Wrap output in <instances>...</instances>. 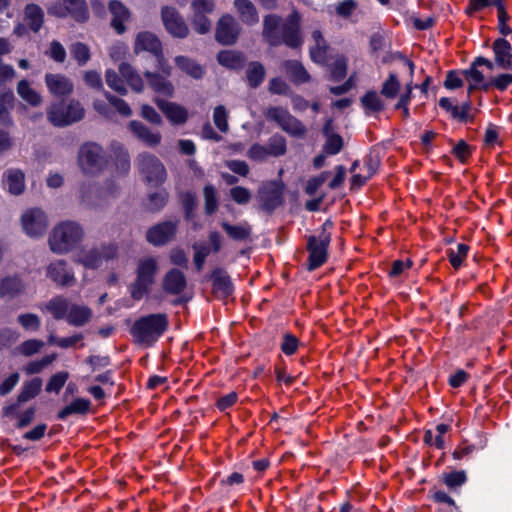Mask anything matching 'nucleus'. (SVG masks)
Here are the masks:
<instances>
[{
  "instance_id": "ddd939ff",
  "label": "nucleus",
  "mask_w": 512,
  "mask_h": 512,
  "mask_svg": "<svg viewBox=\"0 0 512 512\" xmlns=\"http://www.w3.org/2000/svg\"><path fill=\"white\" fill-rule=\"evenodd\" d=\"M21 224L29 237L40 238L48 228V219L40 208H30L22 214Z\"/></svg>"
},
{
  "instance_id": "1a4fd4ad",
  "label": "nucleus",
  "mask_w": 512,
  "mask_h": 512,
  "mask_svg": "<svg viewBox=\"0 0 512 512\" xmlns=\"http://www.w3.org/2000/svg\"><path fill=\"white\" fill-rule=\"evenodd\" d=\"M85 115L82 105L71 100L68 105H53L47 112L50 123L56 127H65L83 119Z\"/></svg>"
},
{
  "instance_id": "5fc2aeb1",
  "label": "nucleus",
  "mask_w": 512,
  "mask_h": 512,
  "mask_svg": "<svg viewBox=\"0 0 512 512\" xmlns=\"http://www.w3.org/2000/svg\"><path fill=\"white\" fill-rule=\"evenodd\" d=\"M78 262L82 264L87 269H98L102 263L103 259L100 254V250L98 248H92L86 252H84Z\"/></svg>"
},
{
  "instance_id": "13d9d810",
  "label": "nucleus",
  "mask_w": 512,
  "mask_h": 512,
  "mask_svg": "<svg viewBox=\"0 0 512 512\" xmlns=\"http://www.w3.org/2000/svg\"><path fill=\"white\" fill-rule=\"evenodd\" d=\"M348 70V64L347 59L345 56L340 55L338 56L333 64L331 65L330 69V78L334 82L342 81L346 75Z\"/></svg>"
},
{
  "instance_id": "6ab92c4d",
  "label": "nucleus",
  "mask_w": 512,
  "mask_h": 512,
  "mask_svg": "<svg viewBox=\"0 0 512 512\" xmlns=\"http://www.w3.org/2000/svg\"><path fill=\"white\" fill-rule=\"evenodd\" d=\"M491 49L493 52V57L496 60L497 69L503 71H511L512 70V45L511 43L504 37L496 38L492 45Z\"/></svg>"
},
{
  "instance_id": "f257e3e1",
  "label": "nucleus",
  "mask_w": 512,
  "mask_h": 512,
  "mask_svg": "<svg viewBox=\"0 0 512 512\" xmlns=\"http://www.w3.org/2000/svg\"><path fill=\"white\" fill-rule=\"evenodd\" d=\"M169 328L166 313H151L137 318L129 328L135 344L146 348L153 347Z\"/></svg>"
},
{
  "instance_id": "09e8293b",
  "label": "nucleus",
  "mask_w": 512,
  "mask_h": 512,
  "mask_svg": "<svg viewBox=\"0 0 512 512\" xmlns=\"http://www.w3.org/2000/svg\"><path fill=\"white\" fill-rule=\"evenodd\" d=\"M401 89V83L394 72H390L387 79L383 82L380 94L386 99H394L398 96Z\"/></svg>"
},
{
  "instance_id": "49530a36",
  "label": "nucleus",
  "mask_w": 512,
  "mask_h": 512,
  "mask_svg": "<svg viewBox=\"0 0 512 512\" xmlns=\"http://www.w3.org/2000/svg\"><path fill=\"white\" fill-rule=\"evenodd\" d=\"M158 271V263L154 257H146L138 263L136 274L141 275L154 284Z\"/></svg>"
},
{
  "instance_id": "9d476101",
  "label": "nucleus",
  "mask_w": 512,
  "mask_h": 512,
  "mask_svg": "<svg viewBox=\"0 0 512 512\" xmlns=\"http://www.w3.org/2000/svg\"><path fill=\"white\" fill-rule=\"evenodd\" d=\"M285 185L282 181L272 180L264 184L258 190L260 209L271 215L277 208L284 204Z\"/></svg>"
},
{
  "instance_id": "bf43d9fd",
  "label": "nucleus",
  "mask_w": 512,
  "mask_h": 512,
  "mask_svg": "<svg viewBox=\"0 0 512 512\" xmlns=\"http://www.w3.org/2000/svg\"><path fill=\"white\" fill-rule=\"evenodd\" d=\"M169 194L165 189L148 195V210L151 212H159L162 210L168 201Z\"/></svg>"
},
{
  "instance_id": "3c124183",
  "label": "nucleus",
  "mask_w": 512,
  "mask_h": 512,
  "mask_svg": "<svg viewBox=\"0 0 512 512\" xmlns=\"http://www.w3.org/2000/svg\"><path fill=\"white\" fill-rule=\"evenodd\" d=\"M366 113H378L384 110L385 106L375 90L367 91L360 99Z\"/></svg>"
},
{
  "instance_id": "f8f14e48",
  "label": "nucleus",
  "mask_w": 512,
  "mask_h": 512,
  "mask_svg": "<svg viewBox=\"0 0 512 512\" xmlns=\"http://www.w3.org/2000/svg\"><path fill=\"white\" fill-rule=\"evenodd\" d=\"M41 389L42 379L40 377H34L31 380L25 381L17 395L16 401L2 408V416L13 418L20 406L36 398L40 394Z\"/></svg>"
},
{
  "instance_id": "6e6552de",
  "label": "nucleus",
  "mask_w": 512,
  "mask_h": 512,
  "mask_svg": "<svg viewBox=\"0 0 512 512\" xmlns=\"http://www.w3.org/2000/svg\"><path fill=\"white\" fill-rule=\"evenodd\" d=\"M301 25L302 16L298 10L293 9L281 25V35L278 36L280 45L284 44L291 49H299L304 43Z\"/></svg>"
},
{
  "instance_id": "c9c22d12",
  "label": "nucleus",
  "mask_w": 512,
  "mask_h": 512,
  "mask_svg": "<svg viewBox=\"0 0 512 512\" xmlns=\"http://www.w3.org/2000/svg\"><path fill=\"white\" fill-rule=\"evenodd\" d=\"M174 61L176 66L181 71H183L193 79L199 80L203 78L205 70L203 66L196 62L194 59H191L187 56L179 55L175 57Z\"/></svg>"
},
{
  "instance_id": "72a5a7b5",
  "label": "nucleus",
  "mask_w": 512,
  "mask_h": 512,
  "mask_svg": "<svg viewBox=\"0 0 512 512\" xmlns=\"http://www.w3.org/2000/svg\"><path fill=\"white\" fill-rule=\"evenodd\" d=\"M119 73L123 80L130 86V88L136 92L141 93L144 90V82L142 77L136 71V69L127 62H122L119 65Z\"/></svg>"
},
{
  "instance_id": "c756f323",
  "label": "nucleus",
  "mask_w": 512,
  "mask_h": 512,
  "mask_svg": "<svg viewBox=\"0 0 512 512\" xmlns=\"http://www.w3.org/2000/svg\"><path fill=\"white\" fill-rule=\"evenodd\" d=\"M280 23L281 17L277 14H268L263 18L262 36L271 47L280 46L278 41Z\"/></svg>"
},
{
  "instance_id": "bb28decb",
  "label": "nucleus",
  "mask_w": 512,
  "mask_h": 512,
  "mask_svg": "<svg viewBox=\"0 0 512 512\" xmlns=\"http://www.w3.org/2000/svg\"><path fill=\"white\" fill-rule=\"evenodd\" d=\"M45 84L49 92L55 96H68L73 91V83L62 74L47 73Z\"/></svg>"
},
{
  "instance_id": "69168bd1",
  "label": "nucleus",
  "mask_w": 512,
  "mask_h": 512,
  "mask_svg": "<svg viewBox=\"0 0 512 512\" xmlns=\"http://www.w3.org/2000/svg\"><path fill=\"white\" fill-rule=\"evenodd\" d=\"M56 356L57 355L55 353H52L45 355L39 360L29 362L25 367V372L29 375L40 373L45 367L50 365L56 359Z\"/></svg>"
},
{
  "instance_id": "f704fd0d",
  "label": "nucleus",
  "mask_w": 512,
  "mask_h": 512,
  "mask_svg": "<svg viewBox=\"0 0 512 512\" xmlns=\"http://www.w3.org/2000/svg\"><path fill=\"white\" fill-rule=\"evenodd\" d=\"M24 289L23 281L17 275L5 276L0 280V298L17 297Z\"/></svg>"
},
{
  "instance_id": "473e14b6",
  "label": "nucleus",
  "mask_w": 512,
  "mask_h": 512,
  "mask_svg": "<svg viewBox=\"0 0 512 512\" xmlns=\"http://www.w3.org/2000/svg\"><path fill=\"white\" fill-rule=\"evenodd\" d=\"M23 14L29 29L38 33L44 24L43 9L38 4L28 3L24 7Z\"/></svg>"
},
{
  "instance_id": "393cba45",
  "label": "nucleus",
  "mask_w": 512,
  "mask_h": 512,
  "mask_svg": "<svg viewBox=\"0 0 512 512\" xmlns=\"http://www.w3.org/2000/svg\"><path fill=\"white\" fill-rule=\"evenodd\" d=\"M218 63L233 71H241L247 64L246 55L238 50H221L217 54Z\"/></svg>"
},
{
  "instance_id": "603ef678",
  "label": "nucleus",
  "mask_w": 512,
  "mask_h": 512,
  "mask_svg": "<svg viewBox=\"0 0 512 512\" xmlns=\"http://www.w3.org/2000/svg\"><path fill=\"white\" fill-rule=\"evenodd\" d=\"M469 249V245L465 243H458L457 250H454L452 248L447 250L446 254L448 260L454 269H459L462 266L464 260L467 257Z\"/></svg>"
},
{
  "instance_id": "a19ab883",
  "label": "nucleus",
  "mask_w": 512,
  "mask_h": 512,
  "mask_svg": "<svg viewBox=\"0 0 512 512\" xmlns=\"http://www.w3.org/2000/svg\"><path fill=\"white\" fill-rule=\"evenodd\" d=\"M234 5L238 10L241 19L248 25H253L258 22L259 16L256 7L250 0H235Z\"/></svg>"
},
{
  "instance_id": "052dcab7",
  "label": "nucleus",
  "mask_w": 512,
  "mask_h": 512,
  "mask_svg": "<svg viewBox=\"0 0 512 512\" xmlns=\"http://www.w3.org/2000/svg\"><path fill=\"white\" fill-rule=\"evenodd\" d=\"M69 378V373L67 371H59L53 374L45 386V391L47 393H56L58 394L61 389L64 387L66 381Z\"/></svg>"
},
{
  "instance_id": "0e129e2a",
  "label": "nucleus",
  "mask_w": 512,
  "mask_h": 512,
  "mask_svg": "<svg viewBox=\"0 0 512 512\" xmlns=\"http://www.w3.org/2000/svg\"><path fill=\"white\" fill-rule=\"evenodd\" d=\"M299 344L300 341L294 334L286 332L282 336L280 349L282 353H284L286 356H291L297 352Z\"/></svg>"
},
{
  "instance_id": "423d86ee",
  "label": "nucleus",
  "mask_w": 512,
  "mask_h": 512,
  "mask_svg": "<svg viewBox=\"0 0 512 512\" xmlns=\"http://www.w3.org/2000/svg\"><path fill=\"white\" fill-rule=\"evenodd\" d=\"M47 13L59 19L70 17L80 24L87 22L90 16L86 0H59L47 7Z\"/></svg>"
},
{
  "instance_id": "4be33fe9",
  "label": "nucleus",
  "mask_w": 512,
  "mask_h": 512,
  "mask_svg": "<svg viewBox=\"0 0 512 512\" xmlns=\"http://www.w3.org/2000/svg\"><path fill=\"white\" fill-rule=\"evenodd\" d=\"M187 287L185 274L178 268L168 270L162 279V289L170 295H179Z\"/></svg>"
},
{
  "instance_id": "8fccbe9b",
  "label": "nucleus",
  "mask_w": 512,
  "mask_h": 512,
  "mask_svg": "<svg viewBox=\"0 0 512 512\" xmlns=\"http://www.w3.org/2000/svg\"><path fill=\"white\" fill-rule=\"evenodd\" d=\"M270 156L280 157L286 154L287 152V141L286 138L279 134H273L267 141L265 145Z\"/></svg>"
},
{
  "instance_id": "680f3d73",
  "label": "nucleus",
  "mask_w": 512,
  "mask_h": 512,
  "mask_svg": "<svg viewBox=\"0 0 512 512\" xmlns=\"http://www.w3.org/2000/svg\"><path fill=\"white\" fill-rule=\"evenodd\" d=\"M105 80L107 85L115 92L119 93L120 95L127 94V89L124 85L123 78L121 75L119 76L115 70L107 69L105 72Z\"/></svg>"
},
{
  "instance_id": "f03ea898",
  "label": "nucleus",
  "mask_w": 512,
  "mask_h": 512,
  "mask_svg": "<svg viewBox=\"0 0 512 512\" xmlns=\"http://www.w3.org/2000/svg\"><path fill=\"white\" fill-rule=\"evenodd\" d=\"M333 227V221L328 218L318 229L317 235H309L307 237L306 250L308 257L306 260V269L308 271H314L327 262L332 240L331 230Z\"/></svg>"
},
{
  "instance_id": "f3484780",
  "label": "nucleus",
  "mask_w": 512,
  "mask_h": 512,
  "mask_svg": "<svg viewBox=\"0 0 512 512\" xmlns=\"http://www.w3.org/2000/svg\"><path fill=\"white\" fill-rule=\"evenodd\" d=\"M177 228V222L170 220L159 222L146 231V241L155 247L164 246L175 238Z\"/></svg>"
},
{
  "instance_id": "9b49d317",
  "label": "nucleus",
  "mask_w": 512,
  "mask_h": 512,
  "mask_svg": "<svg viewBox=\"0 0 512 512\" xmlns=\"http://www.w3.org/2000/svg\"><path fill=\"white\" fill-rule=\"evenodd\" d=\"M215 6L214 0H192L191 24L198 34L204 35L210 32L212 22L208 16L214 12Z\"/></svg>"
},
{
  "instance_id": "0eeeda50",
  "label": "nucleus",
  "mask_w": 512,
  "mask_h": 512,
  "mask_svg": "<svg viewBox=\"0 0 512 512\" xmlns=\"http://www.w3.org/2000/svg\"><path fill=\"white\" fill-rule=\"evenodd\" d=\"M137 163L139 171L147 184L158 187L165 182L166 169L155 155L148 152L140 153L137 157Z\"/></svg>"
},
{
  "instance_id": "20e7f679",
  "label": "nucleus",
  "mask_w": 512,
  "mask_h": 512,
  "mask_svg": "<svg viewBox=\"0 0 512 512\" xmlns=\"http://www.w3.org/2000/svg\"><path fill=\"white\" fill-rule=\"evenodd\" d=\"M264 115L268 121L275 122L278 127L289 136L303 139L307 135V128L303 122L293 116L287 108L271 106L266 109Z\"/></svg>"
},
{
  "instance_id": "e433bc0d",
  "label": "nucleus",
  "mask_w": 512,
  "mask_h": 512,
  "mask_svg": "<svg viewBox=\"0 0 512 512\" xmlns=\"http://www.w3.org/2000/svg\"><path fill=\"white\" fill-rule=\"evenodd\" d=\"M178 200L183 210L184 220L192 221L196 216V209L198 207V199L192 191H181L178 193Z\"/></svg>"
},
{
  "instance_id": "a211bd4d",
  "label": "nucleus",
  "mask_w": 512,
  "mask_h": 512,
  "mask_svg": "<svg viewBox=\"0 0 512 512\" xmlns=\"http://www.w3.org/2000/svg\"><path fill=\"white\" fill-rule=\"evenodd\" d=\"M440 108L450 114L451 119L459 123H473L475 118L470 114L472 102L469 97L460 106L454 105L448 97H441L438 101Z\"/></svg>"
},
{
  "instance_id": "2eb2a0df",
  "label": "nucleus",
  "mask_w": 512,
  "mask_h": 512,
  "mask_svg": "<svg viewBox=\"0 0 512 512\" xmlns=\"http://www.w3.org/2000/svg\"><path fill=\"white\" fill-rule=\"evenodd\" d=\"M161 18L166 31L173 37L184 39L189 35V27L175 7L163 6Z\"/></svg>"
},
{
  "instance_id": "79ce46f5",
  "label": "nucleus",
  "mask_w": 512,
  "mask_h": 512,
  "mask_svg": "<svg viewBox=\"0 0 512 512\" xmlns=\"http://www.w3.org/2000/svg\"><path fill=\"white\" fill-rule=\"evenodd\" d=\"M17 93L22 100L32 107H37L42 102L40 94L31 88L29 81L26 79H22L18 82Z\"/></svg>"
},
{
  "instance_id": "4468645a",
  "label": "nucleus",
  "mask_w": 512,
  "mask_h": 512,
  "mask_svg": "<svg viewBox=\"0 0 512 512\" xmlns=\"http://www.w3.org/2000/svg\"><path fill=\"white\" fill-rule=\"evenodd\" d=\"M241 27L238 21L230 14L222 15L215 30V40L223 46H232L238 41Z\"/></svg>"
},
{
  "instance_id": "7ed1b4c3",
  "label": "nucleus",
  "mask_w": 512,
  "mask_h": 512,
  "mask_svg": "<svg viewBox=\"0 0 512 512\" xmlns=\"http://www.w3.org/2000/svg\"><path fill=\"white\" fill-rule=\"evenodd\" d=\"M83 229L73 221H64L54 227L48 242L51 251L65 254L74 249L82 240Z\"/></svg>"
},
{
  "instance_id": "5701e85b",
  "label": "nucleus",
  "mask_w": 512,
  "mask_h": 512,
  "mask_svg": "<svg viewBox=\"0 0 512 512\" xmlns=\"http://www.w3.org/2000/svg\"><path fill=\"white\" fill-rule=\"evenodd\" d=\"M155 103L172 124L181 125L187 121L188 111L183 106L162 99H156Z\"/></svg>"
},
{
  "instance_id": "aec40b11",
  "label": "nucleus",
  "mask_w": 512,
  "mask_h": 512,
  "mask_svg": "<svg viewBox=\"0 0 512 512\" xmlns=\"http://www.w3.org/2000/svg\"><path fill=\"white\" fill-rule=\"evenodd\" d=\"M47 277L61 287L72 286L76 281L73 271L67 268L64 260L50 263L47 267Z\"/></svg>"
},
{
  "instance_id": "e2e57ef3",
  "label": "nucleus",
  "mask_w": 512,
  "mask_h": 512,
  "mask_svg": "<svg viewBox=\"0 0 512 512\" xmlns=\"http://www.w3.org/2000/svg\"><path fill=\"white\" fill-rule=\"evenodd\" d=\"M70 52L79 66H84L89 61L91 56L88 45L83 42L74 43L71 46Z\"/></svg>"
},
{
  "instance_id": "de8ad7c7",
  "label": "nucleus",
  "mask_w": 512,
  "mask_h": 512,
  "mask_svg": "<svg viewBox=\"0 0 512 512\" xmlns=\"http://www.w3.org/2000/svg\"><path fill=\"white\" fill-rule=\"evenodd\" d=\"M203 196L205 214L207 216H212L216 213L219 207L218 196L214 185L206 184L203 188Z\"/></svg>"
},
{
  "instance_id": "6e6d98bb",
  "label": "nucleus",
  "mask_w": 512,
  "mask_h": 512,
  "mask_svg": "<svg viewBox=\"0 0 512 512\" xmlns=\"http://www.w3.org/2000/svg\"><path fill=\"white\" fill-rule=\"evenodd\" d=\"M464 71L465 69H453L446 72V77L443 86L447 90H456L464 86Z\"/></svg>"
},
{
  "instance_id": "37998d69",
  "label": "nucleus",
  "mask_w": 512,
  "mask_h": 512,
  "mask_svg": "<svg viewBox=\"0 0 512 512\" xmlns=\"http://www.w3.org/2000/svg\"><path fill=\"white\" fill-rule=\"evenodd\" d=\"M481 66H485L489 70H494L497 68L496 60L493 58V60L488 59L484 56H477L475 57L472 62L470 63L468 67L467 74L473 78L475 81H482L483 80V72L480 71L478 68Z\"/></svg>"
},
{
  "instance_id": "39448f33",
  "label": "nucleus",
  "mask_w": 512,
  "mask_h": 512,
  "mask_svg": "<svg viewBox=\"0 0 512 512\" xmlns=\"http://www.w3.org/2000/svg\"><path fill=\"white\" fill-rule=\"evenodd\" d=\"M108 163L103 147L95 142L81 145L78 164L85 175H97L104 170Z\"/></svg>"
},
{
  "instance_id": "4c0bfd02",
  "label": "nucleus",
  "mask_w": 512,
  "mask_h": 512,
  "mask_svg": "<svg viewBox=\"0 0 512 512\" xmlns=\"http://www.w3.org/2000/svg\"><path fill=\"white\" fill-rule=\"evenodd\" d=\"M92 317V310L85 305L73 304L66 316L67 322L75 327H81L88 323Z\"/></svg>"
},
{
  "instance_id": "ea45409f",
  "label": "nucleus",
  "mask_w": 512,
  "mask_h": 512,
  "mask_svg": "<svg viewBox=\"0 0 512 512\" xmlns=\"http://www.w3.org/2000/svg\"><path fill=\"white\" fill-rule=\"evenodd\" d=\"M221 227L228 237L234 241H246L251 236V226L245 222L243 225H232L226 221L221 223Z\"/></svg>"
},
{
  "instance_id": "864d4df0",
  "label": "nucleus",
  "mask_w": 512,
  "mask_h": 512,
  "mask_svg": "<svg viewBox=\"0 0 512 512\" xmlns=\"http://www.w3.org/2000/svg\"><path fill=\"white\" fill-rule=\"evenodd\" d=\"M46 308L56 320H61L68 314V301L61 296H57L47 303Z\"/></svg>"
},
{
  "instance_id": "a18cd8bd",
  "label": "nucleus",
  "mask_w": 512,
  "mask_h": 512,
  "mask_svg": "<svg viewBox=\"0 0 512 512\" xmlns=\"http://www.w3.org/2000/svg\"><path fill=\"white\" fill-rule=\"evenodd\" d=\"M441 481L449 490L455 491L468 481V477L464 470H453L451 472H444L441 476Z\"/></svg>"
},
{
  "instance_id": "a878e982",
  "label": "nucleus",
  "mask_w": 512,
  "mask_h": 512,
  "mask_svg": "<svg viewBox=\"0 0 512 512\" xmlns=\"http://www.w3.org/2000/svg\"><path fill=\"white\" fill-rule=\"evenodd\" d=\"M91 406L92 403L88 398H74L69 404L65 405L57 412L56 419L65 421L72 415H87L91 411Z\"/></svg>"
},
{
  "instance_id": "c85d7f7f",
  "label": "nucleus",
  "mask_w": 512,
  "mask_h": 512,
  "mask_svg": "<svg viewBox=\"0 0 512 512\" xmlns=\"http://www.w3.org/2000/svg\"><path fill=\"white\" fill-rule=\"evenodd\" d=\"M128 127L133 135L148 147H156L161 142V134L152 132L140 121L131 120Z\"/></svg>"
},
{
  "instance_id": "412c9836",
  "label": "nucleus",
  "mask_w": 512,
  "mask_h": 512,
  "mask_svg": "<svg viewBox=\"0 0 512 512\" xmlns=\"http://www.w3.org/2000/svg\"><path fill=\"white\" fill-rule=\"evenodd\" d=\"M134 49L136 52L147 51L163 61V47L160 39L152 32L142 31L139 32L135 39Z\"/></svg>"
},
{
  "instance_id": "2f4dec72",
  "label": "nucleus",
  "mask_w": 512,
  "mask_h": 512,
  "mask_svg": "<svg viewBox=\"0 0 512 512\" xmlns=\"http://www.w3.org/2000/svg\"><path fill=\"white\" fill-rule=\"evenodd\" d=\"M3 182L6 183L8 192L12 195H21L25 190V174L20 169H8L3 174Z\"/></svg>"
},
{
  "instance_id": "cd10ccee",
  "label": "nucleus",
  "mask_w": 512,
  "mask_h": 512,
  "mask_svg": "<svg viewBox=\"0 0 512 512\" xmlns=\"http://www.w3.org/2000/svg\"><path fill=\"white\" fill-rule=\"evenodd\" d=\"M148 86L157 94L164 97L171 98L174 95V86L171 81L167 79L168 76L161 75L157 72H144Z\"/></svg>"
},
{
  "instance_id": "58836bf2",
  "label": "nucleus",
  "mask_w": 512,
  "mask_h": 512,
  "mask_svg": "<svg viewBox=\"0 0 512 512\" xmlns=\"http://www.w3.org/2000/svg\"><path fill=\"white\" fill-rule=\"evenodd\" d=\"M247 65L246 69V81L251 89H257L263 83L266 70L264 65L260 61H251Z\"/></svg>"
},
{
  "instance_id": "774afa93",
  "label": "nucleus",
  "mask_w": 512,
  "mask_h": 512,
  "mask_svg": "<svg viewBox=\"0 0 512 512\" xmlns=\"http://www.w3.org/2000/svg\"><path fill=\"white\" fill-rule=\"evenodd\" d=\"M344 146V140L340 134H333L326 137V142L323 146V151L327 155H337L341 152Z\"/></svg>"
},
{
  "instance_id": "c03bdc74",
  "label": "nucleus",
  "mask_w": 512,
  "mask_h": 512,
  "mask_svg": "<svg viewBox=\"0 0 512 512\" xmlns=\"http://www.w3.org/2000/svg\"><path fill=\"white\" fill-rule=\"evenodd\" d=\"M152 285V282L141 275L136 274L135 281L129 286L131 298L135 301L142 300L144 296L149 294Z\"/></svg>"
},
{
  "instance_id": "7c9ffc66",
  "label": "nucleus",
  "mask_w": 512,
  "mask_h": 512,
  "mask_svg": "<svg viewBox=\"0 0 512 512\" xmlns=\"http://www.w3.org/2000/svg\"><path fill=\"white\" fill-rule=\"evenodd\" d=\"M282 68L289 76V79L295 84L300 85L307 83L311 80V76L304 67V65L294 59L285 60L282 63Z\"/></svg>"
},
{
  "instance_id": "b1692460",
  "label": "nucleus",
  "mask_w": 512,
  "mask_h": 512,
  "mask_svg": "<svg viewBox=\"0 0 512 512\" xmlns=\"http://www.w3.org/2000/svg\"><path fill=\"white\" fill-rule=\"evenodd\" d=\"M109 11L112 15L111 26L117 34H123L126 31L125 22L131 16L129 9L121 1L112 0L109 3Z\"/></svg>"
},
{
  "instance_id": "dca6fc26",
  "label": "nucleus",
  "mask_w": 512,
  "mask_h": 512,
  "mask_svg": "<svg viewBox=\"0 0 512 512\" xmlns=\"http://www.w3.org/2000/svg\"><path fill=\"white\" fill-rule=\"evenodd\" d=\"M206 280L211 282L213 295L220 300H225L232 296L235 286L228 272L221 267L214 268Z\"/></svg>"
},
{
  "instance_id": "4d7b16f0",
  "label": "nucleus",
  "mask_w": 512,
  "mask_h": 512,
  "mask_svg": "<svg viewBox=\"0 0 512 512\" xmlns=\"http://www.w3.org/2000/svg\"><path fill=\"white\" fill-rule=\"evenodd\" d=\"M114 154L116 170L120 174L126 175L130 170V156L128 151L124 149L122 145H118L114 148Z\"/></svg>"
},
{
  "instance_id": "338daca9",
  "label": "nucleus",
  "mask_w": 512,
  "mask_h": 512,
  "mask_svg": "<svg viewBox=\"0 0 512 512\" xmlns=\"http://www.w3.org/2000/svg\"><path fill=\"white\" fill-rule=\"evenodd\" d=\"M473 148L465 140L460 139L452 148L451 153L462 163L466 164L472 155Z\"/></svg>"
}]
</instances>
